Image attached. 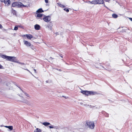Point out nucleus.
Masks as SVG:
<instances>
[{
    "label": "nucleus",
    "instance_id": "nucleus-2",
    "mask_svg": "<svg viewBox=\"0 0 132 132\" xmlns=\"http://www.w3.org/2000/svg\"><path fill=\"white\" fill-rule=\"evenodd\" d=\"M86 126H87L90 128L93 129L95 126L94 123L93 121L87 120L86 121Z\"/></svg>",
    "mask_w": 132,
    "mask_h": 132
},
{
    "label": "nucleus",
    "instance_id": "nucleus-42",
    "mask_svg": "<svg viewBox=\"0 0 132 132\" xmlns=\"http://www.w3.org/2000/svg\"><path fill=\"white\" fill-rule=\"evenodd\" d=\"M104 6H105V4H104Z\"/></svg>",
    "mask_w": 132,
    "mask_h": 132
},
{
    "label": "nucleus",
    "instance_id": "nucleus-5",
    "mask_svg": "<svg viewBox=\"0 0 132 132\" xmlns=\"http://www.w3.org/2000/svg\"><path fill=\"white\" fill-rule=\"evenodd\" d=\"M22 94H21V93L20 95H19V96L20 97V101L24 103H26L27 101V100L26 99L24 98L21 95Z\"/></svg>",
    "mask_w": 132,
    "mask_h": 132
},
{
    "label": "nucleus",
    "instance_id": "nucleus-22",
    "mask_svg": "<svg viewBox=\"0 0 132 132\" xmlns=\"http://www.w3.org/2000/svg\"><path fill=\"white\" fill-rule=\"evenodd\" d=\"M112 16L114 18H116L118 17L117 15L116 14H113Z\"/></svg>",
    "mask_w": 132,
    "mask_h": 132
},
{
    "label": "nucleus",
    "instance_id": "nucleus-21",
    "mask_svg": "<svg viewBox=\"0 0 132 132\" xmlns=\"http://www.w3.org/2000/svg\"><path fill=\"white\" fill-rule=\"evenodd\" d=\"M58 5L59 6L61 7H65V6L61 4H58Z\"/></svg>",
    "mask_w": 132,
    "mask_h": 132
},
{
    "label": "nucleus",
    "instance_id": "nucleus-3",
    "mask_svg": "<svg viewBox=\"0 0 132 132\" xmlns=\"http://www.w3.org/2000/svg\"><path fill=\"white\" fill-rule=\"evenodd\" d=\"M104 2L103 0H94L92 1H89L88 3L89 4H103Z\"/></svg>",
    "mask_w": 132,
    "mask_h": 132
},
{
    "label": "nucleus",
    "instance_id": "nucleus-26",
    "mask_svg": "<svg viewBox=\"0 0 132 132\" xmlns=\"http://www.w3.org/2000/svg\"><path fill=\"white\" fill-rule=\"evenodd\" d=\"M31 48L33 50H34L35 49V50H36V49L33 46H31Z\"/></svg>",
    "mask_w": 132,
    "mask_h": 132
},
{
    "label": "nucleus",
    "instance_id": "nucleus-27",
    "mask_svg": "<svg viewBox=\"0 0 132 132\" xmlns=\"http://www.w3.org/2000/svg\"><path fill=\"white\" fill-rule=\"evenodd\" d=\"M0 69H3V67L0 64Z\"/></svg>",
    "mask_w": 132,
    "mask_h": 132
},
{
    "label": "nucleus",
    "instance_id": "nucleus-25",
    "mask_svg": "<svg viewBox=\"0 0 132 132\" xmlns=\"http://www.w3.org/2000/svg\"><path fill=\"white\" fill-rule=\"evenodd\" d=\"M18 29V27L16 26H15V27L14 28V30H17Z\"/></svg>",
    "mask_w": 132,
    "mask_h": 132
},
{
    "label": "nucleus",
    "instance_id": "nucleus-19",
    "mask_svg": "<svg viewBox=\"0 0 132 132\" xmlns=\"http://www.w3.org/2000/svg\"><path fill=\"white\" fill-rule=\"evenodd\" d=\"M12 12L14 15H16V11L12 9Z\"/></svg>",
    "mask_w": 132,
    "mask_h": 132
},
{
    "label": "nucleus",
    "instance_id": "nucleus-36",
    "mask_svg": "<svg viewBox=\"0 0 132 132\" xmlns=\"http://www.w3.org/2000/svg\"><path fill=\"white\" fill-rule=\"evenodd\" d=\"M57 70L60 71H62L60 69H57Z\"/></svg>",
    "mask_w": 132,
    "mask_h": 132
},
{
    "label": "nucleus",
    "instance_id": "nucleus-14",
    "mask_svg": "<svg viewBox=\"0 0 132 132\" xmlns=\"http://www.w3.org/2000/svg\"><path fill=\"white\" fill-rule=\"evenodd\" d=\"M36 14H37V13H38L39 12H43V10L42 9L40 8L38 9L36 11Z\"/></svg>",
    "mask_w": 132,
    "mask_h": 132
},
{
    "label": "nucleus",
    "instance_id": "nucleus-33",
    "mask_svg": "<svg viewBox=\"0 0 132 132\" xmlns=\"http://www.w3.org/2000/svg\"><path fill=\"white\" fill-rule=\"evenodd\" d=\"M63 97L65 98H68V97H66V96H62Z\"/></svg>",
    "mask_w": 132,
    "mask_h": 132
},
{
    "label": "nucleus",
    "instance_id": "nucleus-41",
    "mask_svg": "<svg viewBox=\"0 0 132 132\" xmlns=\"http://www.w3.org/2000/svg\"><path fill=\"white\" fill-rule=\"evenodd\" d=\"M46 5H49V4H46Z\"/></svg>",
    "mask_w": 132,
    "mask_h": 132
},
{
    "label": "nucleus",
    "instance_id": "nucleus-4",
    "mask_svg": "<svg viewBox=\"0 0 132 132\" xmlns=\"http://www.w3.org/2000/svg\"><path fill=\"white\" fill-rule=\"evenodd\" d=\"M51 19V17L49 16L44 15V17L43 18V20L45 22H50Z\"/></svg>",
    "mask_w": 132,
    "mask_h": 132
},
{
    "label": "nucleus",
    "instance_id": "nucleus-12",
    "mask_svg": "<svg viewBox=\"0 0 132 132\" xmlns=\"http://www.w3.org/2000/svg\"><path fill=\"white\" fill-rule=\"evenodd\" d=\"M36 30H39L40 29V26L38 24H36L34 26Z\"/></svg>",
    "mask_w": 132,
    "mask_h": 132
},
{
    "label": "nucleus",
    "instance_id": "nucleus-37",
    "mask_svg": "<svg viewBox=\"0 0 132 132\" xmlns=\"http://www.w3.org/2000/svg\"><path fill=\"white\" fill-rule=\"evenodd\" d=\"M2 81V80L1 79V78H0V83H1V82Z\"/></svg>",
    "mask_w": 132,
    "mask_h": 132
},
{
    "label": "nucleus",
    "instance_id": "nucleus-13",
    "mask_svg": "<svg viewBox=\"0 0 132 132\" xmlns=\"http://www.w3.org/2000/svg\"><path fill=\"white\" fill-rule=\"evenodd\" d=\"M27 38L29 39H31L32 38L33 36L30 34H27L26 35Z\"/></svg>",
    "mask_w": 132,
    "mask_h": 132
},
{
    "label": "nucleus",
    "instance_id": "nucleus-10",
    "mask_svg": "<svg viewBox=\"0 0 132 132\" xmlns=\"http://www.w3.org/2000/svg\"><path fill=\"white\" fill-rule=\"evenodd\" d=\"M81 93H82L86 95L87 96H88L89 95V91H87V90H85V91H83V90H82L81 91Z\"/></svg>",
    "mask_w": 132,
    "mask_h": 132
},
{
    "label": "nucleus",
    "instance_id": "nucleus-17",
    "mask_svg": "<svg viewBox=\"0 0 132 132\" xmlns=\"http://www.w3.org/2000/svg\"><path fill=\"white\" fill-rule=\"evenodd\" d=\"M34 132H41V130L38 128H37L36 130H35Z\"/></svg>",
    "mask_w": 132,
    "mask_h": 132
},
{
    "label": "nucleus",
    "instance_id": "nucleus-11",
    "mask_svg": "<svg viewBox=\"0 0 132 132\" xmlns=\"http://www.w3.org/2000/svg\"><path fill=\"white\" fill-rule=\"evenodd\" d=\"M4 3L6 5L9 6L11 4V1L10 0H6V1H5Z\"/></svg>",
    "mask_w": 132,
    "mask_h": 132
},
{
    "label": "nucleus",
    "instance_id": "nucleus-7",
    "mask_svg": "<svg viewBox=\"0 0 132 132\" xmlns=\"http://www.w3.org/2000/svg\"><path fill=\"white\" fill-rule=\"evenodd\" d=\"M1 57L2 58L5 59L7 60L10 61L11 56H6L5 55H2L1 56Z\"/></svg>",
    "mask_w": 132,
    "mask_h": 132
},
{
    "label": "nucleus",
    "instance_id": "nucleus-28",
    "mask_svg": "<svg viewBox=\"0 0 132 132\" xmlns=\"http://www.w3.org/2000/svg\"><path fill=\"white\" fill-rule=\"evenodd\" d=\"M49 127L50 128H54V127L53 126H49Z\"/></svg>",
    "mask_w": 132,
    "mask_h": 132
},
{
    "label": "nucleus",
    "instance_id": "nucleus-1",
    "mask_svg": "<svg viewBox=\"0 0 132 132\" xmlns=\"http://www.w3.org/2000/svg\"><path fill=\"white\" fill-rule=\"evenodd\" d=\"M28 6L27 5H24L21 3L19 2H15L13 3L12 4V6L13 7L17 6L18 7L22 8Z\"/></svg>",
    "mask_w": 132,
    "mask_h": 132
},
{
    "label": "nucleus",
    "instance_id": "nucleus-34",
    "mask_svg": "<svg viewBox=\"0 0 132 132\" xmlns=\"http://www.w3.org/2000/svg\"><path fill=\"white\" fill-rule=\"evenodd\" d=\"M16 62V63H18L21 64H23V63H21L20 62H18L17 61V62Z\"/></svg>",
    "mask_w": 132,
    "mask_h": 132
},
{
    "label": "nucleus",
    "instance_id": "nucleus-29",
    "mask_svg": "<svg viewBox=\"0 0 132 132\" xmlns=\"http://www.w3.org/2000/svg\"><path fill=\"white\" fill-rule=\"evenodd\" d=\"M5 0H1V1L2 2L4 3Z\"/></svg>",
    "mask_w": 132,
    "mask_h": 132
},
{
    "label": "nucleus",
    "instance_id": "nucleus-32",
    "mask_svg": "<svg viewBox=\"0 0 132 132\" xmlns=\"http://www.w3.org/2000/svg\"><path fill=\"white\" fill-rule=\"evenodd\" d=\"M3 28V27L1 24H0V28L2 29Z\"/></svg>",
    "mask_w": 132,
    "mask_h": 132
},
{
    "label": "nucleus",
    "instance_id": "nucleus-9",
    "mask_svg": "<svg viewBox=\"0 0 132 132\" xmlns=\"http://www.w3.org/2000/svg\"><path fill=\"white\" fill-rule=\"evenodd\" d=\"M23 42H24V44L26 46L29 47L31 46V43L28 41L24 40Z\"/></svg>",
    "mask_w": 132,
    "mask_h": 132
},
{
    "label": "nucleus",
    "instance_id": "nucleus-15",
    "mask_svg": "<svg viewBox=\"0 0 132 132\" xmlns=\"http://www.w3.org/2000/svg\"><path fill=\"white\" fill-rule=\"evenodd\" d=\"M42 124L45 126H47L50 125V123L49 122H44L42 123Z\"/></svg>",
    "mask_w": 132,
    "mask_h": 132
},
{
    "label": "nucleus",
    "instance_id": "nucleus-39",
    "mask_svg": "<svg viewBox=\"0 0 132 132\" xmlns=\"http://www.w3.org/2000/svg\"><path fill=\"white\" fill-rule=\"evenodd\" d=\"M9 126H5V127L6 128H8V127H9Z\"/></svg>",
    "mask_w": 132,
    "mask_h": 132
},
{
    "label": "nucleus",
    "instance_id": "nucleus-31",
    "mask_svg": "<svg viewBox=\"0 0 132 132\" xmlns=\"http://www.w3.org/2000/svg\"><path fill=\"white\" fill-rule=\"evenodd\" d=\"M106 2H109L110 1V0H104Z\"/></svg>",
    "mask_w": 132,
    "mask_h": 132
},
{
    "label": "nucleus",
    "instance_id": "nucleus-6",
    "mask_svg": "<svg viewBox=\"0 0 132 132\" xmlns=\"http://www.w3.org/2000/svg\"><path fill=\"white\" fill-rule=\"evenodd\" d=\"M20 91L21 92V94L23 95V94H24L26 96L27 98H30L31 97V96L30 95L26 93H24L22 90L21 89L20 90Z\"/></svg>",
    "mask_w": 132,
    "mask_h": 132
},
{
    "label": "nucleus",
    "instance_id": "nucleus-20",
    "mask_svg": "<svg viewBox=\"0 0 132 132\" xmlns=\"http://www.w3.org/2000/svg\"><path fill=\"white\" fill-rule=\"evenodd\" d=\"M52 25H47L46 26V28H50L51 29H52Z\"/></svg>",
    "mask_w": 132,
    "mask_h": 132
},
{
    "label": "nucleus",
    "instance_id": "nucleus-23",
    "mask_svg": "<svg viewBox=\"0 0 132 132\" xmlns=\"http://www.w3.org/2000/svg\"><path fill=\"white\" fill-rule=\"evenodd\" d=\"M8 128L10 130H11L13 129V127L11 126H9L8 127Z\"/></svg>",
    "mask_w": 132,
    "mask_h": 132
},
{
    "label": "nucleus",
    "instance_id": "nucleus-38",
    "mask_svg": "<svg viewBox=\"0 0 132 132\" xmlns=\"http://www.w3.org/2000/svg\"><path fill=\"white\" fill-rule=\"evenodd\" d=\"M34 71L35 72V73H36V70L35 69H34Z\"/></svg>",
    "mask_w": 132,
    "mask_h": 132
},
{
    "label": "nucleus",
    "instance_id": "nucleus-35",
    "mask_svg": "<svg viewBox=\"0 0 132 132\" xmlns=\"http://www.w3.org/2000/svg\"><path fill=\"white\" fill-rule=\"evenodd\" d=\"M129 19H130V20L132 21V18H129Z\"/></svg>",
    "mask_w": 132,
    "mask_h": 132
},
{
    "label": "nucleus",
    "instance_id": "nucleus-8",
    "mask_svg": "<svg viewBox=\"0 0 132 132\" xmlns=\"http://www.w3.org/2000/svg\"><path fill=\"white\" fill-rule=\"evenodd\" d=\"M10 61L14 62H17L16 58L13 56H11Z\"/></svg>",
    "mask_w": 132,
    "mask_h": 132
},
{
    "label": "nucleus",
    "instance_id": "nucleus-16",
    "mask_svg": "<svg viewBox=\"0 0 132 132\" xmlns=\"http://www.w3.org/2000/svg\"><path fill=\"white\" fill-rule=\"evenodd\" d=\"M89 95H94L96 93L92 91H89Z\"/></svg>",
    "mask_w": 132,
    "mask_h": 132
},
{
    "label": "nucleus",
    "instance_id": "nucleus-18",
    "mask_svg": "<svg viewBox=\"0 0 132 132\" xmlns=\"http://www.w3.org/2000/svg\"><path fill=\"white\" fill-rule=\"evenodd\" d=\"M37 16L38 17H41L43 15V14L39 13H37Z\"/></svg>",
    "mask_w": 132,
    "mask_h": 132
},
{
    "label": "nucleus",
    "instance_id": "nucleus-30",
    "mask_svg": "<svg viewBox=\"0 0 132 132\" xmlns=\"http://www.w3.org/2000/svg\"><path fill=\"white\" fill-rule=\"evenodd\" d=\"M45 2L46 3H48V0H45Z\"/></svg>",
    "mask_w": 132,
    "mask_h": 132
},
{
    "label": "nucleus",
    "instance_id": "nucleus-40",
    "mask_svg": "<svg viewBox=\"0 0 132 132\" xmlns=\"http://www.w3.org/2000/svg\"><path fill=\"white\" fill-rule=\"evenodd\" d=\"M46 83H48V80H47V81H46Z\"/></svg>",
    "mask_w": 132,
    "mask_h": 132
},
{
    "label": "nucleus",
    "instance_id": "nucleus-24",
    "mask_svg": "<svg viewBox=\"0 0 132 132\" xmlns=\"http://www.w3.org/2000/svg\"><path fill=\"white\" fill-rule=\"evenodd\" d=\"M64 10L65 11L67 12H68L69 11V10L68 9L65 8L64 9Z\"/></svg>",
    "mask_w": 132,
    "mask_h": 132
}]
</instances>
